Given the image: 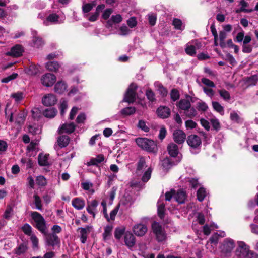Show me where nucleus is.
<instances>
[{"label": "nucleus", "instance_id": "obj_1", "mask_svg": "<svg viewBox=\"0 0 258 258\" xmlns=\"http://www.w3.org/2000/svg\"><path fill=\"white\" fill-rule=\"evenodd\" d=\"M30 215L35 223V227L42 234H45L47 231L46 221L43 217L37 212H31Z\"/></svg>", "mask_w": 258, "mask_h": 258}, {"label": "nucleus", "instance_id": "obj_2", "mask_svg": "<svg viewBox=\"0 0 258 258\" xmlns=\"http://www.w3.org/2000/svg\"><path fill=\"white\" fill-rule=\"evenodd\" d=\"M186 194L183 190H179L176 191L172 189L165 194V200L166 201H171L172 200H175L179 204H183L186 199Z\"/></svg>", "mask_w": 258, "mask_h": 258}, {"label": "nucleus", "instance_id": "obj_3", "mask_svg": "<svg viewBox=\"0 0 258 258\" xmlns=\"http://www.w3.org/2000/svg\"><path fill=\"white\" fill-rule=\"evenodd\" d=\"M235 246V243L234 240L229 238H225L219 247L221 256H230Z\"/></svg>", "mask_w": 258, "mask_h": 258}, {"label": "nucleus", "instance_id": "obj_4", "mask_svg": "<svg viewBox=\"0 0 258 258\" xmlns=\"http://www.w3.org/2000/svg\"><path fill=\"white\" fill-rule=\"evenodd\" d=\"M138 146L149 152H155L157 148L156 143L151 140L145 138H139L136 140Z\"/></svg>", "mask_w": 258, "mask_h": 258}, {"label": "nucleus", "instance_id": "obj_5", "mask_svg": "<svg viewBox=\"0 0 258 258\" xmlns=\"http://www.w3.org/2000/svg\"><path fill=\"white\" fill-rule=\"evenodd\" d=\"M125 199L123 198L120 200L119 204L111 211L110 215L108 216V220H106L108 222L110 220H114L116 215L118 212L119 209L120 208L121 211L125 210L131 207L132 204L131 201L128 200L125 202Z\"/></svg>", "mask_w": 258, "mask_h": 258}, {"label": "nucleus", "instance_id": "obj_6", "mask_svg": "<svg viewBox=\"0 0 258 258\" xmlns=\"http://www.w3.org/2000/svg\"><path fill=\"white\" fill-rule=\"evenodd\" d=\"M154 234L156 235V239L158 242H162L166 239V233L159 223L154 222L152 225Z\"/></svg>", "mask_w": 258, "mask_h": 258}, {"label": "nucleus", "instance_id": "obj_7", "mask_svg": "<svg viewBox=\"0 0 258 258\" xmlns=\"http://www.w3.org/2000/svg\"><path fill=\"white\" fill-rule=\"evenodd\" d=\"M137 86L136 84L132 83L128 87L124 94L123 101L128 103H133L136 98V90Z\"/></svg>", "mask_w": 258, "mask_h": 258}, {"label": "nucleus", "instance_id": "obj_8", "mask_svg": "<svg viewBox=\"0 0 258 258\" xmlns=\"http://www.w3.org/2000/svg\"><path fill=\"white\" fill-rule=\"evenodd\" d=\"M249 247L244 242L238 241L237 242V247L235 251V255L237 257L244 258L247 255L249 251Z\"/></svg>", "mask_w": 258, "mask_h": 258}, {"label": "nucleus", "instance_id": "obj_9", "mask_svg": "<svg viewBox=\"0 0 258 258\" xmlns=\"http://www.w3.org/2000/svg\"><path fill=\"white\" fill-rule=\"evenodd\" d=\"M65 18L64 16H59L56 14H51L43 21V24L48 26L52 24H60L63 22Z\"/></svg>", "mask_w": 258, "mask_h": 258}, {"label": "nucleus", "instance_id": "obj_10", "mask_svg": "<svg viewBox=\"0 0 258 258\" xmlns=\"http://www.w3.org/2000/svg\"><path fill=\"white\" fill-rule=\"evenodd\" d=\"M191 43L187 44L185 51L187 54L192 56L196 54V50L201 46V43L197 40L192 41Z\"/></svg>", "mask_w": 258, "mask_h": 258}, {"label": "nucleus", "instance_id": "obj_11", "mask_svg": "<svg viewBox=\"0 0 258 258\" xmlns=\"http://www.w3.org/2000/svg\"><path fill=\"white\" fill-rule=\"evenodd\" d=\"M92 226L87 225L85 227H79L77 229V232L79 233V238L80 239L81 242L84 244L87 241V239L88 234L90 232Z\"/></svg>", "mask_w": 258, "mask_h": 258}, {"label": "nucleus", "instance_id": "obj_12", "mask_svg": "<svg viewBox=\"0 0 258 258\" xmlns=\"http://www.w3.org/2000/svg\"><path fill=\"white\" fill-rule=\"evenodd\" d=\"M192 98L189 95H186L184 99L180 100L176 104L177 107L180 110L185 111L191 107Z\"/></svg>", "mask_w": 258, "mask_h": 258}, {"label": "nucleus", "instance_id": "obj_13", "mask_svg": "<svg viewBox=\"0 0 258 258\" xmlns=\"http://www.w3.org/2000/svg\"><path fill=\"white\" fill-rule=\"evenodd\" d=\"M45 242L47 245L55 246L60 244V241L58 237L54 233H46Z\"/></svg>", "mask_w": 258, "mask_h": 258}, {"label": "nucleus", "instance_id": "obj_14", "mask_svg": "<svg viewBox=\"0 0 258 258\" xmlns=\"http://www.w3.org/2000/svg\"><path fill=\"white\" fill-rule=\"evenodd\" d=\"M56 80V76L51 73H47L44 75L41 79L42 84L46 87L52 86Z\"/></svg>", "mask_w": 258, "mask_h": 258}, {"label": "nucleus", "instance_id": "obj_15", "mask_svg": "<svg viewBox=\"0 0 258 258\" xmlns=\"http://www.w3.org/2000/svg\"><path fill=\"white\" fill-rule=\"evenodd\" d=\"M98 206V202L96 200H92L87 202L86 210L89 214L92 215L93 218H95L98 212L97 209Z\"/></svg>", "mask_w": 258, "mask_h": 258}, {"label": "nucleus", "instance_id": "obj_16", "mask_svg": "<svg viewBox=\"0 0 258 258\" xmlns=\"http://www.w3.org/2000/svg\"><path fill=\"white\" fill-rule=\"evenodd\" d=\"M167 151L169 154L173 157H177L179 160L181 158V155L179 153L178 146L173 143H170L167 147Z\"/></svg>", "mask_w": 258, "mask_h": 258}, {"label": "nucleus", "instance_id": "obj_17", "mask_svg": "<svg viewBox=\"0 0 258 258\" xmlns=\"http://www.w3.org/2000/svg\"><path fill=\"white\" fill-rule=\"evenodd\" d=\"M57 98L55 95L47 94L42 99L43 104L46 106H50L55 105L57 102Z\"/></svg>", "mask_w": 258, "mask_h": 258}, {"label": "nucleus", "instance_id": "obj_18", "mask_svg": "<svg viewBox=\"0 0 258 258\" xmlns=\"http://www.w3.org/2000/svg\"><path fill=\"white\" fill-rule=\"evenodd\" d=\"M188 145L193 149H196L201 144L200 138L196 135H191L188 136L187 140Z\"/></svg>", "mask_w": 258, "mask_h": 258}, {"label": "nucleus", "instance_id": "obj_19", "mask_svg": "<svg viewBox=\"0 0 258 258\" xmlns=\"http://www.w3.org/2000/svg\"><path fill=\"white\" fill-rule=\"evenodd\" d=\"M147 227L142 224H136L133 228L134 233L137 236H143L147 232Z\"/></svg>", "mask_w": 258, "mask_h": 258}, {"label": "nucleus", "instance_id": "obj_20", "mask_svg": "<svg viewBox=\"0 0 258 258\" xmlns=\"http://www.w3.org/2000/svg\"><path fill=\"white\" fill-rule=\"evenodd\" d=\"M173 139L176 143L182 144L185 140L186 134L182 130H175L173 133Z\"/></svg>", "mask_w": 258, "mask_h": 258}, {"label": "nucleus", "instance_id": "obj_21", "mask_svg": "<svg viewBox=\"0 0 258 258\" xmlns=\"http://www.w3.org/2000/svg\"><path fill=\"white\" fill-rule=\"evenodd\" d=\"M124 240L125 244L129 248L133 247L135 244V237L130 232L125 233Z\"/></svg>", "mask_w": 258, "mask_h": 258}, {"label": "nucleus", "instance_id": "obj_22", "mask_svg": "<svg viewBox=\"0 0 258 258\" xmlns=\"http://www.w3.org/2000/svg\"><path fill=\"white\" fill-rule=\"evenodd\" d=\"M31 33L33 36L32 46L34 47L39 48L44 44V41L42 39L37 36V32L35 30H32Z\"/></svg>", "mask_w": 258, "mask_h": 258}, {"label": "nucleus", "instance_id": "obj_23", "mask_svg": "<svg viewBox=\"0 0 258 258\" xmlns=\"http://www.w3.org/2000/svg\"><path fill=\"white\" fill-rule=\"evenodd\" d=\"M23 52V47L20 45H16L13 47L10 51L7 52V54L14 57H19L22 55Z\"/></svg>", "mask_w": 258, "mask_h": 258}, {"label": "nucleus", "instance_id": "obj_24", "mask_svg": "<svg viewBox=\"0 0 258 258\" xmlns=\"http://www.w3.org/2000/svg\"><path fill=\"white\" fill-rule=\"evenodd\" d=\"M72 205L75 209L81 210L84 208L85 202L81 198H75L72 201Z\"/></svg>", "mask_w": 258, "mask_h": 258}, {"label": "nucleus", "instance_id": "obj_25", "mask_svg": "<svg viewBox=\"0 0 258 258\" xmlns=\"http://www.w3.org/2000/svg\"><path fill=\"white\" fill-rule=\"evenodd\" d=\"M75 126L73 123L63 124L60 127L58 128V133H71L74 132Z\"/></svg>", "mask_w": 258, "mask_h": 258}, {"label": "nucleus", "instance_id": "obj_26", "mask_svg": "<svg viewBox=\"0 0 258 258\" xmlns=\"http://www.w3.org/2000/svg\"><path fill=\"white\" fill-rule=\"evenodd\" d=\"M170 112V109L165 106H160L157 110V113L158 116L162 118L168 117Z\"/></svg>", "mask_w": 258, "mask_h": 258}, {"label": "nucleus", "instance_id": "obj_27", "mask_svg": "<svg viewBox=\"0 0 258 258\" xmlns=\"http://www.w3.org/2000/svg\"><path fill=\"white\" fill-rule=\"evenodd\" d=\"M67 89V85L66 83L62 81L57 82L54 86V91L55 92L59 94H62L64 93Z\"/></svg>", "mask_w": 258, "mask_h": 258}, {"label": "nucleus", "instance_id": "obj_28", "mask_svg": "<svg viewBox=\"0 0 258 258\" xmlns=\"http://www.w3.org/2000/svg\"><path fill=\"white\" fill-rule=\"evenodd\" d=\"M105 160L104 156L103 154H99L96 157L92 158L90 161L87 163L88 166L90 165H96L101 163Z\"/></svg>", "mask_w": 258, "mask_h": 258}, {"label": "nucleus", "instance_id": "obj_29", "mask_svg": "<svg viewBox=\"0 0 258 258\" xmlns=\"http://www.w3.org/2000/svg\"><path fill=\"white\" fill-rule=\"evenodd\" d=\"M96 4L95 2L90 3H84L82 7V12L84 17L88 16V13L92 10L93 8L95 7Z\"/></svg>", "mask_w": 258, "mask_h": 258}, {"label": "nucleus", "instance_id": "obj_30", "mask_svg": "<svg viewBox=\"0 0 258 258\" xmlns=\"http://www.w3.org/2000/svg\"><path fill=\"white\" fill-rule=\"evenodd\" d=\"M148 167L146 165V160L144 157H141L139 158L137 163L136 172L138 174L142 173L146 168Z\"/></svg>", "mask_w": 258, "mask_h": 258}, {"label": "nucleus", "instance_id": "obj_31", "mask_svg": "<svg viewBox=\"0 0 258 258\" xmlns=\"http://www.w3.org/2000/svg\"><path fill=\"white\" fill-rule=\"evenodd\" d=\"M239 5L240 6L239 8L235 9V11L236 13H240L242 12L245 13H249L251 11V9H246L248 6V4L245 1V0H240L239 3Z\"/></svg>", "mask_w": 258, "mask_h": 258}, {"label": "nucleus", "instance_id": "obj_32", "mask_svg": "<svg viewBox=\"0 0 258 258\" xmlns=\"http://www.w3.org/2000/svg\"><path fill=\"white\" fill-rule=\"evenodd\" d=\"M122 21V17L120 14L112 15L110 20H108L106 24L107 27L112 26L113 23H119Z\"/></svg>", "mask_w": 258, "mask_h": 258}, {"label": "nucleus", "instance_id": "obj_33", "mask_svg": "<svg viewBox=\"0 0 258 258\" xmlns=\"http://www.w3.org/2000/svg\"><path fill=\"white\" fill-rule=\"evenodd\" d=\"M165 205L162 201L161 198L158 200L157 202L158 207V214L161 219H163L165 215Z\"/></svg>", "mask_w": 258, "mask_h": 258}, {"label": "nucleus", "instance_id": "obj_34", "mask_svg": "<svg viewBox=\"0 0 258 258\" xmlns=\"http://www.w3.org/2000/svg\"><path fill=\"white\" fill-rule=\"evenodd\" d=\"M49 154H39L38 157V162L39 165L43 166L49 165Z\"/></svg>", "mask_w": 258, "mask_h": 258}, {"label": "nucleus", "instance_id": "obj_35", "mask_svg": "<svg viewBox=\"0 0 258 258\" xmlns=\"http://www.w3.org/2000/svg\"><path fill=\"white\" fill-rule=\"evenodd\" d=\"M172 25L176 30L183 31L185 28V25L180 19L178 18L173 19Z\"/></svg>", "mask_w": 258, "mask_h": 258}, {"label": "nucleus", "instance_id": "obj_36", "mask_svg": "<svg viewBox=\"0 0 258 258\" xmlns=\"http://www.w3.org/2000/svg\"><path fill=\"white\" fill-rule=\"evenodd\" d=\"M69 141V137L66 135L60 136L57 140L58 144L61 148L66 147L68 145Z\"/></svg>", "mask_w": 258, "mask_h": 258}, {"label": "nucleus", "instance_id": "obj_37", "mask_svg": "<svg viewBox=\"0 0 258 258\" xmlns=\"http://www.w3.org/2000/svg\"><path fill=\"white\" fill-rule=\"evenodd\" d=\"M218 228V227L217 225L214 223H211L210 225L206 224L203 226V233L206 235H209L210 234L211 230Z\"/></svg>", "mask_w": 258, "mask_h": 258}, {"label": "nucleus", "instance_id": "obj_38", "mask_svg": "<svg viewBox=\"0 0 258 258\" xmlns=\"http://www.w3.org/2000/svg\"><path fill=\"white\" fill-rule=\"evenodd\" d=\"M57 113V110L54 108L46 109L43 112V115L47 118H53L56 116Z\"/></svg>", "mask_w": 258, "mask_h": 258}, {"label": "nucleus", "instance_id": "obj_39", "mask_svg": "<svg viewBox=\"0 0 258 258\" xmlns=\"http://www.w3.org/2000/svg\"><path fill=\"white\" fill-rule=\"evenodd\" d=\"M112 230V226L111 225H107L104 228V231L102 234L103 239L104 241L109 239L111 235Z\"/></svg>", "mask_w": 258, "mask_h": 258}, {"label": "nucleus", "instance_id": "obj_40", "mask_svg": "<svg viewBox=\"0 0 258 258\" xmlns=\"http://www.w3.org/2000/svg\"><path fill=\"white\" fill-rule=\"evenodd\" d=\"M60 67V65L56 61H49L46 64V68L50 71L56 72Z\"/></svg>", "mask_w": 258, "mask_h": 258}, {"label": "nucleus", "instance_id": "obj_41", "mask_svg": "<svg viewBox=\"0 0 258 258\" xmlns=\"http://www.w3.org/2000/svg\"><path fill=\"white\" fill-rule=\"evenodd\" d=\"M136 112V108L134 107H128L122 109L121 111V114L124 116H128L132 115Z\"/></svg>", "mask_w": 258, "mask_h": 258}, {"label": "nucleus", "instance_id": "obj_42", "mask_svg": "<svg viewBox=\"0 0 258 258\" xmlns=\"http://www.w3.org/2000/svg\"><path fill=\"white\" fill-rule=\"evenodd\" d=\"M212 106L214 109L217 112L220 113L221 115H223L224 114V108L221 104L216 101H214L212 102Z\"/></svg>", "mask_w": 258, "mask_h": 258}, {"label": "nucleus", "instance_id": "obj_43", "mask_svg": "<svg viewBox=\"0 0 258 258\" xmlns=\"http://www.w3.org/2000/svg\"><path fill=\"white\" fill-rule=\"evenodd\" d=\"M152 172V168H151V167H148L145 170L142 177V180L144 182H147L151 178Z\"/></svg>", "mask_w": 258, "mask_h": 258}, {"label": "nucleus", "instance_id": "obj_44", "mask_svg": "<svg viewBox=\"0 0 258 258\" xmlns=\"http://www.w3.org/2000/svg\"><path fill=\"white\" fill-rule=\"evenodd\" d=\"M33 198L34 200V204L36 206V209L40 211H42V204L40 197L38 196L37 194H35L33 196Z\"/></svg>", "mask_w": 258, "mask_h": 258}, {"label": "nucleus", "instance_id": "obj_45", "mask_svg": "<svg viewBox=\"0 0 258 258\" xmlns=\"http://www.w3.org/2000/svg\"><path fill=\"white\" fill-rule=\"evenodd\" d=\"M21 163L23 166H26L27 169L31 168L33 165L32 160L28 158L24 157L21 158Z\"/></svg>", "mask_w": 258, "mask_h": 258}, {"label": "nucleus", "instance_id": "obj_46", "mask_svg": "<svg viewBox=\"0 0 258 258\" xmlns=\"http://www.w3.org/2000/svg\"><path fill=\"white\" fill-rule=\"evenodd\" d=\"M22 230L26 235L29 236H31L32 235L34 234V233L32 232V227L27 223L25 224L22 227Z\"/></svg>", "mask_w": 258, "mask_h": 258}, {"label": "nucleus", "instance_id": "obj_47", "mask_svg": "<svg viewBox=\"0 0 258 258\" xmlns=\"http://www.w3.org/2000/svg\"><path fill=\"white\" fill-rule=\"evenodd\" d=\"M207 195L206 189L203 187H200L197 191V196L198 200L201 202L204 200Z\"/></svg>", "mask_w": 258, "mask_h": 258}, {"label": "nucleus", "instance_id": "obj_48", "mask_svg": "<svg viewBox=\"0 0 258 258\" xmlns=\"http://www.w3.org/2000/svg\"><path fill=\"white\" fill-rule=\"evenodd\" d=\"M125 232L124 227H117L115 229L114 231V237L117 239L119 240L124 234Z\"/></svg>", "mask_w": 258, "mask_h": 258}, {"label": "nucleus", "instance_id": "obj_49", "mask_svg": "<svg viewBox=\"0 0 258 258\" xmlns=\"http://www.w3.org/2000/svg\"><path fill=\"white\" fill-rule=\"evenodd\" d=\"M30 237V240L32 243V247L34 250L39 249V240L36 235L34 234Z\"/></svg>", "mask_w": 258, "mask_h": 258}, {"label": "nucleus", "instance_id": "obj_50", "mask_svg": "<svg viewBox=\"0 0 258 258\" xmlns=\"http://www.w3.org/2000/svg\"><path fill=\"white\" fill-rule=\"evenodd\" d=\"M185 115L189 118H193L197 114V112L194 107H190L184 111Z\"/></svg>", "mask_w": 258, "mask_h": 258}, {"label": "nucleus", "instance_id": "obj_51", "mask_svg": "<svg viewBox=\"0 0 258 258\" xmlns=\"http://www.w3.org/2000/svg\"><path fill=\"white\" fill-rule=\"evenodd\" d=\"M27 250V246L26 244L22 243L19 245L16 249V254L20 255L25 253Z\"/></svg>", "mask_w": 258, "mask_h": 258}, {"label": "nucleus", "instance_id": "obj_52", "mask_svg": "<svg viewBox=\"0 0 258 258\" xmlns=\"http://www.w3.org/2000/svg\"><path fill=\"white\" fill-rule=\"evenodd\" d=\"M218 92L221 97L224 100L228 101L230 99V95L229 93L225 89H221L218 90Z\"/></svg>", "mask_w": 258, "mask_h": 258}, {"label": "nucleus", "instance_id": "obj_53", "mask_svg": "<svg viewBox=\"0 0 258 258\" xmlns=\"http://www.w3.org/2000/svg\"><path fill=\"white\" fill-rule=\"evenodd\" d=\"M11 97L15 99L17 103L20 102L24 97V95L22 92H18L13 93L11 95Z\"/></svg>", "mask_w": 258, "mask_h": 258}, {"label": "nucleus", "instance_id": "obj_54", "mask_svg": "<svg viewBox=\"0 0 258 258\" xmlns=\"http://www.w3.org/2000/svg\"><path fill=\"white\" fill-rule=\"evenodd\" d=\"M227 36L226 33L225 31H220L219 33V40H220V46L223 48L225 47V43L224 40Z\"/></svg>", "mask_w": 258, "mask_h": 258}, {"label": "nucleus", "instance_id": "obj_55", "mask_svg": "<svg viewBox=\"0 0 258 258\" xmlns=\"http://www.w3.org/2000/svg\"><path fill=\"white\" fill-rule=\"evenodd\" d=\"M170 96L171 100L173 101H175L179 99L180 97V94L178 90L176 89H173L171 91Z\"/></svg>", "mask_w": 258, "mask_h": 258}, {"label": "nucleus", "instance_id": "obj_56", "mask_svg": "<svg viewBox=\"0 0 258 258\" xmlns=\"http://www.w3.org/2000/svg\"><path fill=\"white\" fill-rule=\"evenodd\" d=\"M258 77L256 75H254L247 78L246 82L248 86H252L256 85Z\"/></svg>", "mask_w": 258, "mask_h": 258}, {"label": "nucleus", "instance_id": "obj_57", "mask_svg": "<svg viewBox=\"0 0 258 258\" xmlns=\"http://www.w3.org/2000/svg\"><path fill=\"white\" fill-rule=\"evenodd\" d=\"M37 184L40 186H44L46 185L47 181L46 178L43 176H38L36 179Z\"/></svg>", "mask_w": 258, "mask_h": 258}, {"label": "nucleus", "instance_id": "obj_58", "mask_svg": "<svg viewBox=\"0 0 258 258\" xmlns=\"http://www.w3.org/2000/svg\"><path fill=\"white\" fill-rule=\"evenodd\" d=\"M68 108V103L65 100H61L60 101V104L59 109L60 110V113L61 115H63L66 113V110Z\"/></svg>", "mask_w": 258, "mask_h": 258}, {"label": "nucleus", "instance_id": "obj_59", "mask_svg": "<svg viewBox=\"0 0 258 258\" xmlns=\"http://www.w3.org/2000/svg\"><path fill=\"white\" fill-rule=\"evenodd\" d=\"M196 108L199 111H205L208 108V106L205 102L199 101L197 103Z\"/></svg>", "mask_w": 258, "mask_h": 258}, {"label": "nucleus", "instance_id": "obj_60", "mask_svg": "<svg viewBox=\"0 0 258 258\" xmlns=\"http://www.w3.org/2000/svg\"><path fill=\"white\" fill-rule=\"evenodd\" d=\"M138 127L146 132L149 131V128L146 125V122L143 120H140L139 121Z\"/></svg>", "mask_w": 258, "mask_h": 258}, {"label": "nucleus", "instance_id": "obj_61", "mask_svg": "<svg viewBox=\"0 0 258 258\" xmlns=\"http://www.w3.org/2000/svg\"><path fill=\"white\" fill-rule=\"evenodd\" d=\"M18 75L17 73H13L12 75L3 78L2 80V82L4 83H7L10 81L15 79L18 77Z\"/></svg>", "mask_w": 258, "mask_h": 258}, {"label": "nucleus", "instance_id": "obj_62", "mask_svg": "<svg viewBox=\"0 0 258 258\" xmlns=\"http://www.w3.org/2000/svg\"><path fill=\"white\" fill-rule=\"evenodd\" d=\"M185 126L187 129H194L196 127L197 123L192 120H187L185 122Z\"/></svg>", "mask_w": 258, "mask_h": 258}, {"label": "nucleus", "instance_id": "obj_63", "mask_svg": "<svg viewBox=\"0 0 258 258\" xmlns=\"http://www.w3.org/2000/svg\"><path fill=\"white\" fill-rule=\"evenodd\" d=\"M146 95L150 101L153 102L155 100V94L151 89H148L146 91Z\"/></svg>", "mask_w": 258, "mask_h": 258}, {"label": "nucleus", "instance_id": "obj_64", "mask_svg": "<svg viewBox=\"0 0 258 258\" xmlns=\"http://www.w3.org/2000/svg\"><path fill=\"white\" fill-rule=\"evenodd\" d=\"M130 30L125 25H122L119 28V34L121 35H126L129 34Z\"/></svg>", "mask_w": 258, "mask_h": 258}]
</instances>
